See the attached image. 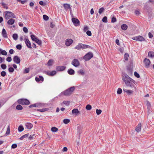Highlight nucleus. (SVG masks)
Returning <instances> with one entry per match:
<instances>
[{
	"mask_svg": "<svg viewBox=\"0 0 154 154\" xmlns=\"http://www.w3.org/2000/svg\"><path fill=\"white\" fill-rule=\"evenodd\" d=\"M122 79L125 85L128 84V83L130 82V80H131L132 79L125 73H122Z\"/></svg>",
	"mask_w": 154,
	"mask_h": 154,
	"instance_id": "obj_1",
	"label": "nucleus"
},
{
	"mask_svg": "<svg viewBox=\"0 0 154 154\" xmlns=\"http://www.w3.org/2000/svg\"><path fill=\"white\" fill-rule=\"evenodd\" d=\"M75 88L74 87H72L66 90L65 91L62 92L60 94L61 95L63 94L64 95L67 96L71 94L72 93L73 91L75 89Z\"/></svg>",
	"mask_w": 154,
	"mask_h": 154,
	"instance_id": "obj_2",
	"label": "nucleus"
},
{
	"mask_svg": "<svg viewBox=\"0 0 154 154\" xmlns=\"http://www.w3.org/2000/svg\"><path fill=\"white\" fill-rule=\"evenodd\" d=\"M5 19H8L10 18H15L16 16L14 13L10 11H5L4 13Z\"/></svg>",
	"mask_w": 154,
	"mask_h": 154,
	"instance_id": "obj_3",
	"label": "nucleus"
},
{
	"mask_svg": "<svg viewBox=\"0 0 154 154\" xmlns=\"http://www.w3.org/2000/svg\"><path fill=\"white\" fill-rule=\"evenodd\" d=\"M89 46L82 44L81 43H79L78 45L75 47L74 49L80 50L81 49H85L88 48Z\"/></svg>",
	"mask_w": 154,
	"mask_h": 154,
	"instance_id": "obj_4",
	"label": "nucleus"
},
{
	"mask_svg": "<svg viewBox=\"0 0 154 154\" xmlns=\"http://www.w3.org/2000/svg\"><path fill=\"white\" fill-rule=\"evenodd\" d=\"M17 102L19 103L22 105H28L29 103V101L26 99H20L18 100Z\"/></svg>",
	"mask_w": 154,
	"mask_h": 154,
	"instance_id": "obj_5",
	"label": "nucleus"
},
{
	"mask_svg": "<svg viewBox=\"0 0 154 154\" xmlns=\"http://www.w3.org/2000/svg\"><path fill=\"white\" fill-rule=\"evenodd\" d=\"M130 82H128V84H126V85L127 86L130 87L131 88L136 89V87L135 85L134 81L132 79L131 80H130Z\"/></svg>",
	"mask_w": 154,
	"mask_h": 154,
	"instance_id": "obj_6",
	"label": "nucleus"
},
{
	"mask_svg": "<svg viewBox=\"0 0 154 154\" xmlns=\"http://www.w3.org/2000/svg\"><path fill=\"white\" fill-rule=\"evenodd\" d=\"M93 56V54L91 52H88L87 54L83 58L86 61H88L90 60L92 58Z\"/></svg>",
	"mask_w": 154,
	"mask_h": 154,
	"instance_id": "obj_7",
	"label": "nucleus"
},
{
	"mask_svg": "<svg viewBox=\"0 0 154 154\" xmlns=\"http://www.w3.org/2000/svg\"><path fill=\"white\" fill-rule=\"evenodd\" d=\"M72 21L75 26H79L80 21L78 19L74 17L72 18Z\"/></svg>",
	"mask_w": 154,
	"mask_h": 154,
	"instance_id": "obj_8",
	"label": "nucleus"
},
{
	"mask_svg": "<svg viewBox=\"0 0 154 154\" xmlns=\"http://www.w3.org/2000/svg\"><path fill=\"white\" fill-rule=\"evenodd\" d=\"M71 64L75 67H77L79 66L80 62L77 59H74L72 61Z\"/></svg>",
	"mask_w": 154,
	"mask_h": 154,
	"instance_id": "obj_9",
	"label": "nucleus"
},
{
	"mask_svg": "<svg viewBox=\"0 0 154 154\" xmlns=\"http://www.w3.org/2000/svg\"><path fill=\"white\" fill-rule=\"evenodd\" d=\"M24 41L27 47L29 48H31L32 46L31 43L27 37L25 38Z\"/></svg>",
	"mask_w": 154,
	"mask_h": 154,
	"instance_id": "obj_10",
	"label": "nucleus"
},
{
	"mask_svg": "<svg viewBox=\"0 0 154 154\" xmlns=\"http://www.w3.org/2000/svg\"><path fill=\"white\" fill-rule=\"evenodd\" d=\"M13 60L14 62L17 64L20 63V58L17 56H15L14 57Z\"/></svg>",
	"mask_w": 154,
	"mask_h": 154,
	"instance_id": "obj_11",
	"label": "nucleus"
},
{
	"mask_svg": "<svg viewBox=\"0 0 154 154\" xmlns=\"http://www.w3.org/2000/svg\"><path fill=\"white\" fill-rule=\"evenodd\" d=\"M65 69V66H57L56 67V69L57 71H62L64 70Z\"/></svg>",
	"mask_w": 154,
	"mask_h": 154,
	"instance_id": "obj_12",
	"label": "nucleus"
},
{
	"mask_svg": "<svg viewBox=\"0 0 154 154\" xmlns=\"http://www.w3.org/2000/svg\"><path fill=\"white\" fill-rule=\"evenodd\" d=\"M45 73L46 74L49 76H53L56 74L57 72L56 71L54 70L52 71H46Z\"/></svg>",
	"mask_w": 154,
	"mask_h": 154,
	"instance_id": "obj_13",
	"label": "nucleus"
},
{
	"mask_svg": "<svg viewBox=\"0 0 154 154\" xmlns=\"http://www.w3.org/2000/svg\"><path fill=\"white\" fill-rule=\"evenodd\" d=\"M144 62L145 66L146 67H148L150 63V62L149 59L145 58L144 60Z\"/></svg>",
	"mask_w": 154,
	"mask_h": 154,
	"instance_id": "obj_14",
	"label": "nucleus"
},
{
	"mask_svg": "<svg viewBox=\"0 0 154 154\" xmlns=\"http://www.w3.org/2000/svg\"><path fill=\"white\" fill-rule=\"evenodd\" d=\"M73 42V40L71 39H68L66 40L65 44L66 46H70Z\"/></svg>",
	"mask_w": 154,
	"mask_h": 154,
	"instance_id": "obj_15",
	"label": "nucleus"
},
{
	"mask_svg": "<svg viewBox=\"0 0 154 154\" xmlns=\"http://www.w3.org/2000/svg\"><path fill=\"white\" fill-rule=\"evenodd\" d=\"M141 124L140 123H139L137 125L135 128V130L137 132H139L141 130Z\"/></svg>",
	"mask_w": 154,
	"mask_h": 154,
	"instance_id": "obj_16",
	"label": "nucleus"
},
{
	"mask_svg": "<svg viewBox=\"0 0 154 154\" xmlns=\"http://www.w3.org/2000/svg\"><path fill=\"white\" fill-rule=\"evenodd\" d=\"M123 91L124 92H126L128 94L130 95L132 94L134 92V90H130L125 89H123Z\"/></svg>",
	"mask_w": 154,
	"mask_h": 154,
	"instance_id": "obj_17",
	"label": "nucleus"
},
{
	"mask_svg": "<svg viewBox=\"0 0 154 154\" xmlns=\"http://www.w3.org/2000/svg\"><path fill=\"white\" fill-rule=\"evenodd\" d=\"M26 128L29 129H31L33 127V125L30 123H27L25 124Z\"/></svg>",
	"mask_w": 154,
	"mask_h": 154,
	"instance_id": "obj_18",
	"label": "nucleus"
},
{
	"mask_svg": "<svg viewBox=\"0 0 154 154\" xmlns=\"http://www.w3.org/2000/svg\"><path fill=\"white\" fill-rule=\"evenodd\" d=\"M2 36L5 38H7L8 36L7 33L5 29L3 28L2 29Z\"/></svg>",
	"mask_w": 154,
	"mask_h": 154,
	"instance_id": "obj_19",
	"label": "nucleus"
},
{
	"mask_svg": "<svg viewBox=\"0 0 154 154\" xmlns=\"http://www.w3.org/2000/svg\"><path fill=\"white\" fill-rule=\"evenodd\" d=\"M77 73L79 75H81L83 76L85 75V71L83 69H80L78 70Z\"/></svg>",
	"mask_w": 154,
	"mask_h": 154,
	"instance_id": "obj_20",
	"label": "nucleus"
},
{
	"mask_svg": "<svg viewBox=\"0 0 154 154\" xmlns=\"http://www.w3.org/2000/svg\"><path fill=\"white\" fill-rule=\"evenodd\" d=\"M35 81L37 82H39L42 81V82L43 81L44 78L42 76H39V77H36L35 78Z\"/></svg>",
	"mask_w": 154,
	"mask_h": 154,
	"instance_id": "obj_21",
	"label": "nucleus"
},
{
	"mask_svg": "<svg viewBox=\"0 0 154 154\" xmlns=\"http://www.w3.org/2000/svg\"><path fill=\"white\" fill-rule=\"evenodd\" d=\"M63 6L65 10H67L69 9H71L70 5L68 4H64L63 5Z\"/></svg>",
	"mask_w": 154,
	"mask_h": 154,
	"instance_id": "obj_22",
	"label": "nucleus"
},
{
	"mask_svg": "<svg viewBox=\"0 0 154 154\" xmlns=\"http://www.w3.org/2000/svg\"><path fill=\"white\" fill-rule=\"evenodd\" d=\"M145 39L143 36L140 35L137 36V41L142 42L145 41Z\"/></svg>",
	"mask_w": 154,
	"mask_h": 154,
	"instance_id": "obj_23",
	"label": "nucleus"
},
{
	"mask_svg": "<svg viewBox=\"0 0 154 154\" xmlns=\"http://www.w3.org/2000/svg\"><path fill=\"white\" fill-rule=\"evenodd\" d=\"M15 20H14L13 19H11L9 20L7 22V23L9 25H12L15 22Z\"/></svg>",
	"mask_w": 154,
	"mask_h": 154,
	"instance_id": "obj_24",
	"label": "nucleus"
},
{
	"mask_svg": "<svg viewBox=\"0 0 154 154\" xmlns=\"http://www.w3.org/2000/svg\"><path fill=\"white\" fill-rule=\"evenodd\" d=\"M54 63V60L52 59H50L49 60L48 63L46 65H48L49 66H52Z\"/></svg>",
	"mask_w": 154,
	"mask_h": 154,
	"instance_id": "obj_25",
	"label": "nucleus"
},
{
	"mask_svg": "<svg viewBox=\"0 0 154 154\" xmlns=\"http://www.w3.org/2000/svg\"><path fill=\"white\" fill-rule=\"evenodd\" d=\"M68 73L70 75H72L74 74L75 71L72 69H70L68 70Z\"/></svg>",
	"mask_w": 154,
	"mask_h": 154,
	"instance_id": "obj_26",
	"label": "nucleus"
},
{
	"mask_svg": "<svg viewBox=\"0 0 154 154\" xmlns=\"http://www.w3.org/2000/svg\"><path fill=\"white\" fill-rule=\"evenodd\" d=\"M72 114H76V115H77V114L79 113V112L77 109H74L72 110Z\"/></svg>",
	"mask_w": 154,
	"mask_h": 154,
	"instance_id": "obj_27",
	"label": "nucleus"
},
{
	"mask_svg": "<svg viewBox=\"0 0 154 154\" xmlns=\"http://www.w3.org/2000/svg\"><path fill=\"white\" fill-rule=\"evenodd\" d=\"M121 28L122 30H125L127 29L128 26L126 24H123L122 25Z\"/></svg>",
	"mask_w": 154,
	"mask_h": 154,
	"instance_id": "obj_28",
	"label": "nucleus"
},
{
	"mask_svg": "<svg viewBox=\"0 0 154 154\" xmlns=\"http://www.w3.org/2000/svg\"><path fill=\"white\" fill-rule=\"evenodd\" d=\"M148 55L151 57H154V52L152 51H149L148 53Z\"/></svg>",
	"mask_w": 154,
	"mask_h": 154,
	"instance_id": "obj_29",
	"label": "nucleus"
},
{
	"mask_svg": "<svg viewBox=\"0 0 154 154\" xmlns=\"http://www.w3.org/2000/svg\"><path fill=\"white\" fill-rule=\"evenodd\" d=\"M34 42H35L36 43H37L39 45H41L42 44V41L41 40L38 39V38L35 40Z\"/></svg>",
	"mask_w": 154,
	"mask_h": 154,
	"instance_id": "obj_30",
	"label": "nucleus"
},
{
	"mask_svg": "<svg viewBox=\"0 0 154 154\" xmlns=\"http://www.w3.org/2000/svg\"><path fill=\"white\" fill-rule=\"evenodd\" d=\"M51 130L53 132H56L58 131V129L56 127H53L51 128Z\"/></svg>",
	"mask_w": 154,
	"mask_h": 154,
	"instance_id": "obj_31",
	"label": "nucleus"
},
{
	"mask_svg": "<svg viewBox=\"0 0 154 154\" xmlns=\"http://www.w3.org/2000/svg\"><path fill=\"white\" fill-rule=\"evenodd\" d=\"M0 54L4 55H6L7 54L6 51L5 50H2V49L1 51H0Z\"/></svg>",
	"mask_w": 154,
	"mask_h": 154,
	"instance_id": "obj_32",
	"label": "nucleus"
},
{
	"mask_svg": "<svg viewBox=\"0 0 154 154\" xmlns=\"http://www.w3.org/2000/svg\"><path fill=\"white\" fill-rule=\"evenodd\" d=\"M24 128L23 126L20 125L18 128V130L19 132H21L23 131Z\"/></svg>",
	"mask_w": 154,
	"mask_h": 154,
	"instance_id": "obj_33",
	"label": "nucleus"
},
{
	"mask_svg": "<svg viewBox=\"0 0 154 154\" xmlns=\"http://www.w3.org/2000/svg\"><path fill=\"white\" fill-rule=\"evenodd\" d=\"M12 37L14 40H16L18 38V36L17 34H14L13 35Z\"/></svg>",
	"mask_w": 154,
	"mask_h": 154,
	"instance_id": "obj_34",
	"label": "nucleus"
},
{
	"mask_svg": "<svg viewBox=\"0 0 154 154\" xmlns=\"http://www.w3.org/2000/svg\"><path fill=\"white\" fill-rule=\"evenodd\" d=\"M48 108H44V109H38L37 110L41 112H44L46 111H48Z\"/></svg>",
	"mask_w": 154,
	"mask_h": 154,
	"instance_id": "obj_35",
	"label": "nucleus"
},
{
	"mask_svg": "<svg viewBox=\"0 0 154 154\" xmlns=\"http://www.w3.org/2000/svg\"><path fill=\"white\" fill-rule=\"evenodd\" d=\"M92 107L90 105H87L86 106V109L87 110H90L91 109Z\"/></svg>",
	"mask_w": 154,
	"mask_h": 154,
	"instance_id": "obj_36",
	"label": "nucleus"
},
{
	"mask_svg": "<svg viewBox=\"0 0 154 154\" xmlns=\"http://www.w3.org/2000/svg\"><path fill=\"white\" fill-rule=\"evenodd\" d=\"M31 38L32 41H35V40L37 38L35 37V36L34 35H31L30 36Z\"/></svg>",
	"mask_w": 154,
	"mask_h": 154,
	"instance_id": "obj_37",
	"label": "nucleus"
},
{
	"mask_svg": "<svg viewBox=\"0 0 154 154\" xmlns=\"http://www.w3.org/2000/svg\"><path fill=\"white\" fill-rule=\"evenodd\" d=\"M2 5L3 6V8L6 9H8V6L4 2H2L1 3Z\"/></svg>",
	"mask_w": 154,
	"mask_h": 154,
	"instance_id": "obj_38",
	"label": "nucleus"
},
{
	"mask_svg": "<svg viewBox=\"0 0 154 154\" xmlns=\"http://www.w3.org/2000/svg\"><path fill=\"white\" fill-rule=\"evenodd\" d=\"M29 135V134H26L22 136L20 138V140H23L24 138L27 137Z\"/></svg>",
	"mask_w": 154,
	"mask_h": 154,
	"instance_id": "obj_39",
	"label": "nucleus"
},
{
	"mask_svg": "<svg viewBox=\"0 0 154 154\" xmlns=\"http://www.w3.org/2000/svg\"><path fill=\"white\" fill-rule=\"evenodd\" d=\"M10 127H9V126H8L7 128V130L5 134H6V135H8L10 134Z\"/></svg>",
	"mask_w": 154,
	"mask_h": 154,
	"instance_id": "obj_40",
	"label": "nucleus"
},
{
	"mask_svg": "<svg viewBox=\"0 0 154 154\" xmlns=\"http://www.w3.org/2000/svg\"><path fill=\"white\" fill-rule=\"evenodd\" d=\"M70 120L68 119H65L63 120V123L65 124H67L69 123Z\"/></svg>",
	"mask_w": 154,
	"mask_h": 154,
	"instance_id": "obj_41",
	"label": "nucleus"
},
{
	"mask_svg": "<svg viewBox=\"0 0 154 154\" xmlns=\"http://www.w3.org/2000/svg\"><path fill=\"white\" fill-rule=\"evenodd\" d=\"M63 103L65 105L68 106L69 104L70 103V101H63Z\"/></svg>",
	"mask_w": 154,
	"mask_h": 154,
	"instance_id": "obj_42",
	"label": "nucleus"
},
{
	"mask_svg": "<svg viewBox=\"0 0 154 154\" xmlns=\"http://www.w3.org/2000/svg\"><path fill=\"white\" fill-rule=\"evenodd\" d=\"M16 109L17 110H20L22 109L23 107L20 105H18L16 106Z\"/></svg>",
	"mask_w": 154,
	"mask_h": 154,
	"instance_id": "obj_43",
	"label": "nucleus"
},
{
	"mask_svg": "<svg viewBox=\"0 0 154 154\" xmlns=\"http://www.w3.org/2000/svg\"><path fill=\"white\" fill-rule=\"evenodd\" d=\"M102 111L100 109H97L96 110V112L97 115H99L101 113Z\"/></svg>",
	"mask_w": 154,
	"mask_h": 154,
	"instance_id": "obj_44",
	"label": "nucleus"
},
{
	"mask_svg": "<svg viewBox=\"0 0 154 154\" xmlns=\"http://www.w3.org/2000/svg\"><path fill=\"white\" fill-rule=\"evenodd\" d=\"M122 92V90L121 88H118L117 91V93L118 94H120Z\"/></svg>",
	"mask_w": 154,
	"mask_h": 154,
	"instance_id": "obj_45",
	"label": "nucleus"
},
{
	"mask_svg": "<svg viewBox=\"0 0 154 154\" xmlns=\"http://www.w3.org/2000/svg\"><path fill=\"white\" fill-rule=\"evenodd\" d=\"M1 75L2 77H5L6 75V73L5 71H2L1 72Z\"/></svg>",
	"mask_w": 154,
	"mask_h": 154,
	"instance_id": "obj_46",
	"label": "nucleus"
},
{
	"mask_svg": "<svg viewBox=\"0 0 154 154\" xmlns=\"http://www.w3.org/2000/svg\"><path fill=\"white\" fill-rule=\"evenodd\" d=\"M104 9L103 8H101L99 9V13L100 14H101L104 11Z\"/></svg>",
	"mask_w": 154,
	"mask_h": 154,
	"instance_id": "obj_47",
	"label": "nucleus"
},
{
	"mask_svg": "<svg viewBox=\"0 0 154 154\" xmlns=\"http://www.w3.org/2000/svg\"><path fill=\"white\" fill-rule=\"evenodd\" d=\"M129 55L127 53H125L124 55L125 59L126 60H128Z\"/></svg>",
	"mask_w": 154,
	"mask_h": 154,
	"instance_id": "obj_48",
	"label": "nucleus"
},
{
	"mask_svg": "<svg viewBox=\"0 0 154 154\" xmlns=\"http://www.w3.org/2000/svg\"><path fill=\"white\" fill-rule=\"evenodd\" d=\"M1 67L3 69H5L7 68V66L5 64H2L1 65Z\"/></svg>",
	"mask_w": 154,
	"mask_h": 154,
	"instance_id": "obj_49",
	"label": "nucleus"
},
{
	"mask_svg": "<svg viewBox=\"0 0 154 154\" xmlns=\"http://www.w3.org/2000/svg\"><path fill=\"white\" fill-rule=\"evenodd\" d=\"M102 21L103 22L106 23L107 21V17H104L102 19Z\"/></svg>",
	"mask_w": 154,
	"mask_h": 154,
	"instance_id": "obj_50",
	"label": "nucleus"
},
{
	"mask_svg": "<svg viewBox=\"0 0 154 154\" xmlns=\"http://www.w3.org/2000/svg\"><path fill=\"white\" fill-rule=\"evenodd\" d=\"M43 18L44 20H48L49 19L48 17L45 15H43Z\"/></svg>",
	"mask_w": 154,
	"mask_h": 154,
	"instance_id": "obj_51",
	"label": "nucleus"
},
{
	"mask_svg": "<svg viewBox=\"0 0 154 154\" xmlns=\"http://www.w3.org/2000/svg\"><path fill=\"white\" fill-rule=\"evenodd\" d=\"M134 76L135 77H137L138 78H139L140 77V75H139V74L138 73L136 72H134Z\"/></svg>",
	"mask_w": 154,
	"mask_h": 154,
	"instance_id": "obj_52",
	"label": "nucleus"
},
{
	"mask_svg": "<svg viewBox=\"0 0 154 154\" xmlns=\"http://www.w3.org/2000/svg\"><path fill=\"white\" fill-rule=\"evenodd\" d=\"M35 137V134H33L32 135H30L29 137V140H32Z\"/></svg>",
	"mask_w": 154,
	"mask_h": 154,
	"instance_id": "obj_53",
	"label": "nucleus"
},
{
	"mask_svg": "<svg viewBox=\"0 0 154 154\" xmlns=\"http://www.w3.org/2000/svg\"><path fill=\"white\" fill-rule=\"evenodd\" d=\"M14 69L12 67H10L8 69V71L11 72H12L14 71Z\"/></svg>",
	"mask_w": 154,
	"mask_h": 154,
	"instance_id": "obj_54",
	"label": "nucleus"
},
{
	"mask_svg": "<svg viewBox=\"0 0 154 154\" xmlns=\"http://www.w3.org/2000/svg\"><path fill=\"white\" fill-rule=\"evenodd\" d=\"M146 105L147 107V108L149 109L151 107V104L149 102H147Z\"/></svg>",
	"mask_w": 154,
	"mask_h": 154,
	"instance_id": "obj_55",
	"label": "nucleus"
},
{
	"mask_svg": "<svg viewBox=\"0 0 154 154\" xmlns=\"http://www.w3.org/2000/svg\"><path fill=\"white\" fill-rule=\"evenodd\" d=\"M86 34L89 36L91 35L92 34L91 31L88 30L86 32Z\"/></svg>",
	"mask_w": 154,
	"mask_h": 154,
	"instance_id": "obj_56",
	"label": "nucleus"
},
{
	"mask_svg": "<svg viewBox=\"0 0 154 154\" xmlns=\"http://www.w3.org/2000/svg\"><path fill=\"white\" fill-rule=\"evenodd\" d=\"M23 30L25 33H27L28 32V29L25 27L23 28Z\"/></svg>",
	"mask_w": 154,
	"mask_h": 154,
	"instance_id": "obj_57",
	"label": "nucleus"
},
{
	"mask_svg": "<svg viewBox=\"0 0 154 154\" xmlns=\"http://www.w3.org/2000/svg\"><path fill=\"white\" fill-rule=\"evenodd\" d=\"M16 48L17 49L20 50L22 48V46L21 45L19 44L16 46Z\"/></svg>",
	"mask_w": 154,
	"mask_h": 154,
	"instance_id": "obj_58",
	"label": "nucleus"
},
{
	"mask_svg": "<svg viewBox=\"0 0 154 154\" xmlns=\"http://www.w3.org/2000/svg\"><path fill=\"white\" fill-rule=\"evenodd\" d=\"M135 14L137 15H139L140 14V13L139 10H136L135 11Z\"/></svg>",
	"mask_w": 154,
	"mask_h": 154,
	"instance_id": "obj_59",
	"label": "nucleus"
},
{
	"mask_svg": "<svg viewBox=\"0 0 154 154\" xmlns=\"http://www.w3.org/2000/svg\"><path fill=\"white\" fill-rule=\"evenodd\" d=\"M6 60L8 62H10L12 60L11 57H9L6 58Z\"/></svg>",
	"mask_w": 154,
	"mask_h": 154,
	"instance_id": "obj_60",
	"label": "nucleus"
},
{
	"mask_svg": "<svg viewBox=\"0 0 154 154\" xmlns=\"http://www.w3.org/2000/svg\"><path fill=\"white\" fill-rule=\"evenodd\" d=\"M17 145L16 144L14 143L11 146V148L13 149H15L17 148Z\"/></svg>",
	"mask_w": 154,
	"mask_h": 154,
	"instance_id": "obj_61",
	"label": "nucleus"
},
{
	"mask_svg": "<svg viewBox=\"0 0 154 154\" xmlns=\"http://www.w3.org/2000/svg\"><path fill=\"white\" fill-rule=\"evenodd\" d=\"M116 18L115 17H113L111 21L112 23H114L116 22Z\"/></svg>",
	"mask_w": 154,
	"mask_h": 154,
	"instance_id": "obj_62",
	"label": "nucleus"
},
{
	"mask_svg": "<svg viewBox=\"0 0 154 154\" xmlns=\"http://www.w3.org/2000/svg\"><path fill=\"white\" fill-rule=\"evenodd\" d=\"M88 29V27L87 26H85L84 27L83 30L84 32H86Z\"/></svg>",
	"mask_w": 154,
	"mask_h": 154,
	"instance_id": "obj_63",
	"label": "nucleus"
},
{
	"mask_svg": "<svg viewBox=\"0 0 154 154\" xmlns=\"http://www.w3.org/2000/svg\"><path fill=\"white\" fill-rule=\"evenodd\" d=\"M29 68H27L25 70L24 73H28L29 72Z\"/></svg>",
	"mask_w": 154,
	"mask_h": 154,
	"instance_id": "obj_64",
	"label": "nucleus"
}]
</instances>
